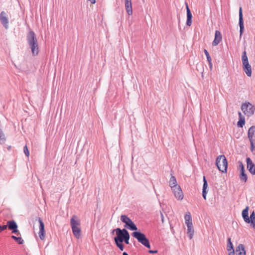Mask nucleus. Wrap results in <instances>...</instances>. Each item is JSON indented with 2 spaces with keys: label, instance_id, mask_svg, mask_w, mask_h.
Instances as JSON below:
<instances>
[{
  "label": "nucleus",
  "instance_id": "f257e3e1",
  "mask_svg": "<svg viewBox=\"0 0 255 255\" xmlns=\"http://www.w3.org/2000/svg\"><path fill=\"white\" fill-rule=\"evenodd\" d=\"M26 40L28 44L31 49L32 55H37L39 53V47L37 39L35 34L33 31L31 30L27 33L26 36Z\"/></svg>",
  "mask_w": 255,
  "mask_h": 255
},
{
  "label": "nucleus",
  "instance_id": "f03ea898",
  "mask_svg": "<svg viewBox=\"0 0 255 255\" xmlns=\"http://www.w3.org/2000/svg\"><path fill=\"white\" fill-rule=\"evenodd\" d=\"M80 220L79 218L74 215L70 220V225L74 237L79 239L81 238V230L80 228Z\"/></svg>",
  "mask_w": 255,
  "mask_h": 255
},
{
  "label": "nucleus",
  "instance_id": "7ed1b4c3",
  "mask_svg": "<svg viewBox=\"0 0 255 255\" xmlns=\"http://www.w3.org/2000/svg\"><path fill=\"white\" fill-rule=\"evenodd\" d=\"M216 164L218 169L221 172H224L227 171L228 162L224 155H219L217 157Z\"/></svg>",
  "mask_w": 255,
  "mask_h": 255
},
{
  "label": "nucleus",
  "instance_id": "20e7f679",
  "mask_svg": "<svg viewBox=\"0 0 255 255\" xmlns=\"http://www.w3.org/2000/svg\"><path fill=\"white\" fill-rule=\"evenodd\" d=\"M241 110L245 115L250 117L255 113V107L249 102H245L242 105Z\"/></svg>",
  "mask_w": 255,
  "mask_h": 255
},
{
  "label": "nucleus",
  "instance_id": "39448f33",
  "mask_svg": "<svg viewBox=\"0 0 255 255\" xmlns=\"http://www.w3.org/2000/svg\"><path fill=\"white\" fill-rule=\"evenodd\" d=\"M132 235L145 247L149 249L150 248L149 241L143 234L138 232H135L132 234Z\"/></svg>",
  "mask_w": 255,
  "mask_h": 255
},
{
  "label": "nucleus",
  "instance_id": "423d86ee",
  "mask_svg": "<svg viewBox=\"0 0 255 255\" xmlns=\"http://www.w3.org/2000/svg\"><path fill=\"white\" fill-rule=\"evenodd\" d=\"M121 220L125 223V227L128 228L130 230L136 231L137 230V227L134 223L126 215H122Z\"/></svg>",
  "mask_w": 255,
  "mask_h": 255
},
{
  "label": "nucleus",
  "instance_id": "0eeeda50",
  "mask_svg": "<svg viewBox=\"0 0 255 255\" xmlns=\"http://www.w3.org/2000/svg\"><path fill=\"white\" fill-rule=\"evenodd\" d=\"M116 232L117 237L115 238V242L123 243L128 232L126 229L121 230L120 228H117L115 230Z\"/></svg>",
  "mask_w": 255,
  "mask_h": 255
},
{
  "label": "nucleus",
  "instance_id": "6e6552de",
  "mask_svg": "<svg viewBox=\"0 0 255 255\" xmlns=\"http://www.w3.org/2000/svg\"><path fill=\"white\" fill-rule=\"evenodd\" d=\"M174 193V196L178 200L181 201L184 198L183 193L180 186H176L171 189Z\"/></svg>",
  "mask_w": 255,
  "mask_h": 255
},
{
  "label": "nucleus",
  "instance_id": "1a4fd4ad",
  "mask_svg": "<svg viewBox=\"0 0 255 255\" xmlns=\"http://www.w3.org/2000/svg\"><path fill=\"white\" fill-rule=\"evenodd\" d=\"M0 21L5 29L8 28V18L7 14L5 11H1L0 14Z\"/></svg>",
  "mask_w": 255,
  "mask_h": 255
},
{
  "label": "nucleus",
  "instance_id": "9d476101",
  "mask_svg": "<svg viewBox=\"0 0 255 255\" xmlns=\"http://www.w3.org/2000/svg\"><path fill=\"white\" fill-rule=\"evenodd\" d=\"M38 222L39 223V237L41 240H43L45 238L44 225L40 218H39Z\"/></svg>",
  "mask_w": 255,
  "mask_h": 255
},
{
  "label": "nucleus",
  "instance_id": "9b49d317",
  "mask_svg": "<svg viewBox=\"0 0 255 255\" xmlns=\"http://www.w3.org/2000/svg\"><path fill=\"white\" fill-rule=\"evenodd\" d=\"M239 25H240V37H241L242 33L244 29L243 16L242 13V7H240L239 8Z\"/></svg>",
  "mask_w": 255,
  "mask_h": 255
},
{
  "label": "nucleus",
  "instance_id": "f8f14e48",
  "mask_svg": "<svg viewBox=\"0 0 255 255\" xmlns=\"http://www.w3.org/2000/svg\"><path fill=\"white\" fill-rule=\"evenodd\" d=\"M247 168L250 172L254 175H255V165L253 163L250 158H247Z\"/></svg>",
  "mask_w": 255,
  "mask_h": 255
},
{
  "label": "nucleus",
  "instance_id": "ddd939ff",
  "mask_svg": "<svg viewBox=\"0 0 255 255\" xmlns=\"http://www.w3.org/2000/svg\"><path fill=\"white\" fill-rule=\"evenodd\" d=\"M126 10L128 14L129 15L132 14V8L131 0H124Z\"/></svg>",
  "mask_w": 255,
  "mask_h": 255
},
{
  "label": "nucleus",
  "instance_id": "4468645a",
  "mask_svg": "<svg viewBox=\"0 0 255 255\" xmlns=\"http://www.w3.org/2000/svg\"><path fill=\"white\" fill-rule=\"evenodd\" d=\"M222 37L221 32L218 30H216L215 31V38L212 42V45L215 46L218 45L222 40Z\"/></svg>",
  "mask_w": 255,
  "mask_h": 255
},
{
  "label": "nucleus",
  "instance_id": "2eb2a0df",
  "mask_svg": "<svg viewBox=\"0 0 255 255\" xmlns=\"http://www.w3.org/2000/svg\"><path fill=\"white\" fill-rule=\"evenodd\" d=\"M240 167L241 168L240 178L242 181L246 182L248 179L247 175L245 173V170L242 163H240Z\"/></svg>",
  "mask_w": 255,
  "mask_h": 255
},
{
  "label": "nucleus",
  "instance_id": "dca6fc26",
  "mask_svg": "<svg viewBox=\"0 0 255 255\" xmlns=\"http://www.w3.org/2000/svg\"><path fill=\"white\" fill-rule=\"evenodd\" d=\"M186 10H187L186 24H187V25L190 26H191L192 22V15L191 12L189 8L188 5L187 3H186Z\"/></svg>",
  "mask_w": 255,
  "mask_h": 255
},
{
  "label": "nucleus",
  "instance_id": "f3484780",
  "mask_svg": "<svg viewBox=\"0 0 255 255\" xmlns=\"http://www.w3.org/2000/svg\"><path fill=\"white\" fill-rule=\"evenodd\" d=\"M227 250L229 252V255H235V250L233 245L231 242V238L228 239V243L227 245Z\"/></svg>",
  "mask_w": 255,
  "mask_h": 255
},
{
  "label": "nucleus",
  "instance_id": "a211bd4d",
  "mask_svg": "<svg viewBox=\"0 0 255 255\" xmlns=\"http://www.w3.org/2000/svg\"><path fill=\"white\" fill-rule=\"evenodd\" d=\"M248 134L250 140L255 141V126H252L249 129Z\"/></svg>",
  "mask_w": 255,
  "mask_h": 255
},
{
  "label": "nucleus",
  "instance_id": "6ab92c4d",
  "mask_svg": "<svg viewBox=\"0 0 255 255\" xmlns=\"http://www.w3.org/2000/svg\"><path fill=\"white\" fill-rule=\"evenodd\" d=\"M243 68L246 74L250 77L252 75V68L249 63H243Z\"/></svg>",
  "mask_w": 255,
  "mask_h": 255
},
{
  "label": "nucleus",
  "instance_id": "aec40b11",
  "mask_svg": "<svg viewBox=\"0 0 255 255\" xmlns=\"http://www.w3.org/2000/svg\"><path fill=\"white\" fill-rule=\"evenodd\" d=\"M7 226H8L9 230H12V233H16L18 232V230H17V226L14 221H8Z\"/></svg>",
  "mask_w": 255,
  "mask_h": 255
},
{
  "label": "nucleus",
  "instance_id": "412c9836",
  "mask_svg": "<svg viewBox=\"0 0 255 255\" xmlns=\"http://www.w3.org/2000/svg\"><path fill=\"white\" fill-rule=\"evenodd\" d=\"M237 255H246V251L244 246L243 244H239L236 249Z\"/></svg>",
  "mask_w": 255,
  "mask_h": 255
},
{
  "label": "nucleus",
  "instance_id": "4be33fe9",
  "mask_svg": "<svg viewBox=\"0 0 255 255\" xmlns=\"http://www.w3.org/2000/svg\"><path fill=\"white\" fill-rule=\"evenodd\" d=\"M203 191H202V195L205 200L206 199V195L207 194V192L206 191V189L208 188V183L206 179V178L205 176L203 177Z\"/></svg>",
  "mask_w": 255,
  "mask_h": 255
},
{
  "label": "nucleus",
  "instance_id": "5701e85b",
  "mask_svg": "<svg viewBox=\"0 0 255 255\" xmlns=\"http://www.w3.org/2000/svg\"><path fill=\"white\" fill-rule=\"evenodd\" d=\"M248 211H249V207L247 206L246 208L243 210L242 211V216L244 220V221L247 223H249V217L248 216Z\"/></svg>",
  "mask_w": 255,
  "mask_h": 255
},
{
  "label": "nucleus",
  "instance_id": "b1692460",
  "mask_svg": "<svg viewBox=\"0 0 255 255\" xmlns=\"http://www.w3.org/2000/svg\"><path fill=\"white\" fill-rule=\"evenodd\" d=\"M169 186L171 189L174 188L175 187H176V186H179V185L177 184V180L175 177L172 175L169 180Z\"/></svg>",
  "mask_w": 255,
  "mask_h": 255
},
{
  "label": "nucleus",
  "instance_id": "393cba45",
  "mask_svg": "<svg viewBox=\"0 0 255 255\" xmlns=\"http://www.w3.org/2000/svg\"><path fill=\"white\" fill-rule=\"evenodd\" d=\"M239 116L240 117V120L237 124L238 126L239 127H243V125H244L245 124V118L241 112H239Z\"/></svg>",
  "mask_w": 255,
  "mask_h": 255
},
{
  "label": "nucleus",
  "instance_id": "a878e982",
  "mask_svg": "<svg viewBox=\"0 0 255 255\" xmlns=\"http://www.w3.org/2000/svg\"><path fill=\"white\" fill-rule=\"evenodd\" d=\"M249 223H251V226L255 229V213L253 211L249 218Z\"/></svg>",
  "mask_w": 255,
  "mask_h": 255
},
{
  "label": "nucleus",
  "instance_id": "bb28decb",
  "mask_svg": "<svg viewBox=\"0 0 255 255\" xmlns=\"http://www.w3.org/2000/svg\"><path fill=\"white\" fill-rule=\"evenodd\" d=\"M194 232V231L193 227H190L189 228H187V233L188 235L190 240H191L193 238Z\"/></svg>",
  "mask_w": 255,
  "mask_h": 255
},
{
  "label": "nucleus",
  "instance_id": "cd10ccee",
  "mask_svg": "<svg viewBox=\"0 0 255 255\" xmlns=\"http://www.w3.org/2000/svg\"><path fill=\"white\" fill-rule=\"evenodd\" d=\"M242 61L243 63H246L249 62L248 61V58L247 56L246 51H244L243 53L242 56Z\"/></svg>",
  "mask_w": 255,
  "mask_h": 255
},
{
  "label": "nucleus",
  "instance_id": "c85d7f7f",
  "mask_svg": "<svg viewBox=\"0 0 255 255\" xmlns=\"http://www.w3.org/2000/svg\"><path fill=\"white\" fill-rule=\"evenodd\" d=\"M11 238L13 239L16 242H17L19 244H23V240L20 237H16L14 236H12Z\"/></svg>",
  "mask_w": 255,
  "mask_h": 255
},
{
  "label": "nucleus",
  "instance_id": "c756f323",
  "mask_svg": "<svg viewBox=\"0 0 255 255\" xmlns=\"http://www.w3.org/2000/svg\"><path fill=\"white\" fill-rule=\"evenodd\" d=\"M204 52L206 56L208 62H210V61H212V59L210 56L209 52H208V51L206 49L204 50Z\"/></svg>",
  "mask_w": 255,
  "mask_h": 255
},
{
  "label": "nucleus",
  "instance_id": "7c9ffc66",
  "mask_svg": "<svg viewBox=\"0 0 255 255\" xmlns=\"http://www.w3.org/2000/svg\"><path fill=\"white\" fill-rule=\"evenodd\" d=\"M185 221H188L192 220L191 216L189 212L187 213L184 216Z\"/></svg>",
  "mask_w": 255,
  "mask_h": 255
},
{
  "label": "nucleus",
  "instance_id": "2f4dec72",
  "mask_svg": "<svg viewBox=\"0 0 255 255\" xmlns=\"http://www.w3.org/2000/svg\"><path fill=\"white\" fill-rule=\"evenodd\" d=\"M116 245L117 247L120 249L121 251H123L124 249V247L122 243L117 242H115Z\"/></svg>",
  "mask_w": 255,
  "mask_h": 255
},
{
  "label": "nucleus",
  "instance_id": "473e14b6",
  "mask_svg": "<svg viewBox=\"0 0 255 255\" xmlns=\"http://www.w3.org/2000/svg\"><path fill=\"white\" fill-rule=\"evenodd\" d=\"M23 151L27 157H28L29 156V152L26 145H25L23 147Z\"/></svg>",
  "mask_w": 255,
  "mask_h": 255
},
{
  "label": "nucleus",
  "instance_id": "72a5a7b5",
  "mask_svg": "<svg viewBox=\"0 0 255 255\" xmlns=\"http://www.w3.org/2000/svg\"><path fill=\"white\" fill-rule=\"evenodd\" d=\"M251 142V149L252 152L255 151V141L250 140Z\"/></svg>",
  "mask_w": 255,
  "mask_h": 255
},
{
  "label": "nucleus",
  "instance_id": "f704fd0d",
  "mask_svg": "<svg viewBox=\"0 0 255 255\" xmlns=\"http://www.w3.org/2000/svg\"><path fill=\"white\" fill-rule=\"evenodd\" d=\"M129 233L128 232L127 233V234L126 235V237L124 240V241H125V242L127 244H129Z\"/></svg>",
  "mask_w": 255,
  "mask_h": 255
},
{
  "label": "nucleus",
  "instance_id": "c9c22d12",
  "mask_svg": "<svg viewBox=\"0 0 255 255\" xmlns=\"http://www.w3.org/2000/svg\"><path fill=\"white\" fill-rule=\"evenodd\" d=\"M7 225L0 226V233L1 232H2V231L6 230L7 229Z\"/></svg>",
  "mask_w": 255,
  "mask_h": 255
},
{
  "label": "nucleus",
  "instance_id": "e433bc0d",
  "mask_svg": "<svg viewBox=\"0 0 255 255\" xmlns=\"http://www.w3.org/2000/svg\"><path fill=\"white\" fill-rule=\"evenodd\" d=\"M150 254H155L157 253V251L149 250L148 252Z\"/></svg>",
  "mask_w": 255,
  "mask_h": 255
},
{
  "label": "nucleus",
  "instance_id": "4c0bfd02",
  "mask_svg": "<svg viewBox=\"0 0 255 255\" xmlns=\"http://www.w3.org/2000/svg\"><path fill=\"white\" fill-rule=\"evenodd\" d=\"M3 136H4V135L2 133V132L1 131H0V139H3Z\"/></svg>",
  "mask_w": 255,
  "mask_h": 255
},
{
  "label": "nucleus",
  "instance_id": "58836bf2",
  "mask_svg": "<svg viewBox=\"0 0 255 255\" xmlns=\"http://www.w3.org/2000/svg\"><path fill=\"white\" fill-rule=\"evenodd\" d=\"M192 220L191 221H185V224L186 225V226H187V225H189L191 223H192Z\"/></svg>",
  "mask_w": 255,
  "mask_h": 255
},
{
  "label": "nucleus",
  "instance_id": "ea45409f",
  "mask_svg": "<svg viewBox=\"0 0 255 255\" xmlns=\"http://www.w3.org/2000/svg\"><path fill=\"white\" fill-rule=\"evenodd\" d=\"M209 63V67H210V69L211 70L212 68V61H210V62H208Z\"/></svg>",
  "mask_w": 255,
  "mask_h": 255
},
{
  "label": "nucleus",
  "instance_id": "a19ab883",
  "mask_svg": "<svg viewBox=\"0 0 255 255\" xmlns=\"http://www.w3.org/2000/svg\"><path fill=\"white\" fill-rule=\"evenodd\" d=\"M90 1L91 3L94 4L96 2V0H88Z\"/></svg>",
  "mask_w": 255,
  "mask_h": 255
},
{
  "label": "nucleus",
  "instance_id": "79ce46f5",
  "mask_svg": "<svg viewBox=\"0 0 255 255\" xmlns=\"http://www.w3.org/2000/svg\"><path fill=\"white\" fill-rule=\"evenodd\" d=\"M187 228H190V227H193L192 223H191V224H189V225H187Z\"/></svg>",
  "mask_w": 255,
  "mask_h": 255
},
{
  "label": "nucleus",
  "instance_id": "37998d69",
  "mask_svg": "<svg viewBox=\"0 0 255 255\" xmlns=\"http://www.w3.org/2000/svg\"><path fill=\"white\" fill-rule=\"evenodd\" d=\"M123 255H128L126 252H124Z\"/></svg>",
  "mask_w": 255,
  "mask_h": 255
},
{
  "label": "nucleus",
  "instance_id": "c03bdc74",
  "mask_svg": "<svg viewBox=\"0 0 255 255\" xmlns=\"http://www.w3.org/2000/svg\"><path fill=\"white\" fill-rule=\"evenodd\" d=\"M123 255H128L126 252H124Z\"/></svg>",
  "mask_w": 255,
  "mask_h": 255
},
{
  "label": "nucleus",
  "instance_id": "a18cd8bd",
  "mask_svg": "<svg viewBox=\"0 0 255 255\" xmlns=\"http://www.w3.org/2000/svg\"><path fill=\"white\" fill-rule=\"evenodd\" d=\"M142 1H143V2H144V0H142Z\"/></svg>",
  "mask_w": 255,
  "mask_h": 255
}]
</instances>
